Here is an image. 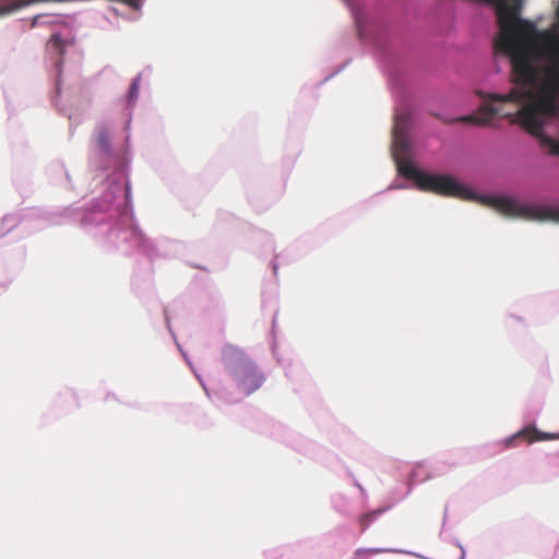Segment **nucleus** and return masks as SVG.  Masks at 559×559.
I'll return each instance as SVG.
<instances>
[{
    "label": "nucleus",
    "mask_w": 559,
    "mask_h": 559,
    "mask_svg": "<svg viewBox=\"0 0 559 559\" xmlns=\"http://www.w3.org/2000/svg\"><path fill=\"white\" fill-rule=\"evenodd\" d=\"M455 545L460 549L459 557L456 559H464L465 558V549L462 547V545L459 542H455Z\"/></svg>",
    "instance_id": "nucleus-11"
},
{
    "label": "nucleus",
    "mask_w": 559,
    "mask_h": 559,
    "mask_svg": "<svg viewBox=\"0 0 559 559\" xmlns=\"http://www.w3.org/2000/svg\"><path fill=\"white\" fill-rule=\"evenodd\" d=\"M222 362L229 380L245 395L259 390L265 381V374L258 365L234 345L227 344L223 347Z\"/></svg>",
    "instance_id": "nucleus-2"
},
{
    "label": "nucleus",
    "mask_w": 559,
    "mask_h": 559,
    "mask_svg": "<svg viewBox=\"0 0 559 559\" xmlns=\"http://www.w3.org/2000/svg\"><path fill=\"white\" fill-rule=\"evenodd\" d=\"M202 388L204 391H207V388L205 386V384H202Z\"/></svg>",
    "instance_id": "nucleus-17"
},
{
    "label": "nucleus",
    "mask_w": 559,
    "mask_h": 559,
    "mask_svg": "<svg viewBox=\"0 0 559 559\" xmlns=\"http://www.w3.org/2000/svg\"><path fill=\"white\" fill-rule=\"evenodd\" d=\"M385 509H377L372 512L366 513L360 518V524L362 528H367L377 518H379Z\"/></svg>",
    "instance_id": "nucleus-7"
},
{
    "label": "nucleus",
    "mask_w": 559,
    "mask_h": 559,
    "mask_svg": "<svg viewBox=\"0 0 559 559\" xmlns=\"http://www.w3.org/2000/svg\"><path fill=\"white\" fill-rule=\"evenodd\" d=\"M362 552H369V554L397 552V554H407V555L416 556V554L408 551V550L391 549V548H367V549L361 548V549L357 550V555H360ZM417 557H420V556L417 555Z\"/></svg>",
    "instance_id": "nucleus-5"
},
{
    "label": "nucleus",
    "mask_w": 559,
    "mask_h": 559,
    "mask_svg": "<svg viewBox=\"0 0 559 559\" xmlns=\"http://www.w3.org/2000/svg\"><path fill=\"white\" fill-rule=\"evenodd\" d=\"M96 143L98 148L104 154H109L110 152V136L109 133L105 129H100L97 132Z\"/></svg>",
    "instance_id": "nucleus-4"
},
{
    "label": "nucleus",
    "mask_w": 559,
    "mask_h": 559,
    "mask_svg": "<svg viewBox=\"0 0 559 559\" xmlns=\"http://www.w3.org/2000/svg\"><path fill=\"white\" fill-rule=\"evenodd\" d=\"M48 49L51 52H55L58 55L63 53V41L59 34H53L51 36L50 40L48 41Z\"/></svg>",
    "instance_id": "nucleus-6"
},
{
    "label": "nucleus",
    "mask_w": 559,
    "mask_h": 559,
    "mask_svg": "<svg viewBox=\"0 0 559 559\" xmlns=\"http://www.w3.org/2000/svg\"><path fill=\"white\" fill-rule=\"evenodd\" d=\"M143 0H127L124 5L133 11V14L128 16L131 20H135L139 16V12L142 8Z\"/></svg>",
    "instance_id": "nucleus-9"
},
{
    "label": "nucleus",
    "mask_w": 559,
    "mask_h": 559,
    "mask_svg": "<svg viewBox=\"0 0 559 559\" xmlns=\"http://www.w3.org/2000/svg\"><path fill=\"white\" fill-rule=\"evenodd\" d=\"M182 356L185 357V359L187 360V362L190 365V361H189V359L187 358L186 353H183V352H182Z\"/></svg>",
    "instance_id": "nucleus-12"
},
{
    "label": "nucleus",
    "mask_w": 559,
    "mask_h": 559,
    "mask_svg": "<svg viewBox=\"0 0 559 559\" xmlns=\"http://www.w3.org/2000/svg\"><path fill=\"white\" fill-rule=\"evenodd\" d=\"M140 82H141L140 76L134 78V80L132 81V84H131L129 93H128V103L130 105L133 104L139 97Z\"/></svg>",
    "instance_id": "nucleus-8"
},
{
    "label": "nucleus",
    "mask_w": 559,
    "mask_h": 559,
    "mask_svg": "<svg viewBox=\"0 0 559 559\" xmlns=\"http://www.w3.org/2000/svg\"><path fill=\"white\" fill-rule=\"evenodd\" d=\"M440 534H441V536H442V537H444V536H445V530H444V528H442V531H441V533H440Z\"/></svg>",
    "instance_id": "nucleus-13"
},
{
    "label": "nucleus",
    "mask_w": 559,
    "mask_h": 559,
    "mask_svg": "<svg viewBox=\"0 0 559 559\" xmlns=\"http://www.w3.org/2000/svg\"><path fill=\"white\" fill-rule=\"evenodd\" d=\"M81 225L95 237L123 251L139 248L152 254L153 245L135 225L131 211V186L127 166L114 171L102 193L81 217Z\"/></svg>",
    "instance_id": "nucleus-1"
},
{
    "label": "nucleus",
    "mask_w": 559,
    "mask_h": 559,
    "mask_svg": "<svg viewBox=\"0 0 559 559\" xmlns=\"http://www.w3.org/2000/svg\"><path fill=\"white\" fill-rule=\"evenodd\" d=\"M202 388L204 391H207V388L205 386V384H202Z\"/></svg>",
    "instance_id": "nucleus-15"
},
{
    "label": "nucleus",
    "mask_w": 559,
    "mask_h": 559,
    "mask_svg": "<svg viewBox=\"0 0 559 559\" xmlns=\"http://www.w3.org/2000/svg\"><path fill=\"white\" fill-rule=\"evenodd\" d=\"M411 186L404 182H392L388 190H396V189H408Z\"/></svg>",
    "instance_id": "nucleus-10"
},
{
    "label": "nucleus",
    "mask_w": 559,
    "mask_h": 559,
    "mask_svg": "<svg viewBox=\"0 0 559 559\" xmlns=\"http://www.w3.org/2000/svg\"><path fill=\"white\" fill-rule=\"evenodd\" d=\"M356 485H357V487H358L361 491H364V489H362V487L360 486V484H356Z\"/></svg>",
    "instance_id": "nucleus-14"
},
{
    "label": "nucleus",
    "mask_w": 559,
    "mask_h": 559,
    "mask_svg": "<svg viewBox=\"0 0 559 559\" xmlns=\"http://www.w3.org/2000/svg\"><path fill=\"white\" fill-rule=\"evenodd\" d=\"M202 388L204 391H207V388L205 386V384H202Z\"/></svg>",
    "instance_id": "nucleus-16"
},
{
    "label": "nucleus",
    "mask_w": 559,
    "mask_h": 559,
    "mask_svg": "<svg viewBox=\"0 0 559 559\" xmlns=\"http://www.w3.org/2000/svg\"><path fill=\"white\" fill-rule=\"evenodd\" d=\"M518 438H525L528 442L535 441H548V440H558L559 433L555 432H543L536 429L535 427H524L518 432L504 438L502 443L506 448H510L513 445V442Z\"/></svg>",
    "instance_id": "nucleus-3"
}]
</instances>
